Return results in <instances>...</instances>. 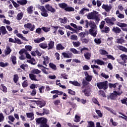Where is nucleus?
Wrapping results in <instances>:
<instances>
[{
	"label": "nucleus",
	"instance_id": "obj_49",
	"mask_svg": "<svg viewBox=\"0 0 127 127\" xmlns=\"http://www.w3.org/2000/svg\"><path fill=\"white\" fill-rule=\"evenodd\" d=\"M72 44H73L74 47H79V46H80V45H81V43H80V42H79V41L73 42Z\"/></svg>",
	"mask_w": 127,
	"mask_h": 127
},
{
	"label": "nucleus",
	"instance_id": "obj_1",
	"mask_svg": "<svg viewBox=\"0 0 127 127\" xmlns=\"http://www.w3.org/2000/svg\"><path fill=\"white\" fill-rule=\"evenodd\" d=\"M85 28H88L89 26L90 29L89 30V34L90 35L93 36V37H96L97 34H98V31L97 30V25L96 23L93 21H89L88 20H85Z\"/></svg>",
	"mask_w": 127,
	"mask_h": 127
},
{
	"label": "nucleus",
	"instance_id": "obj_7",
	"mask_svg": "<svg viewBox=\"0 0 127 127\" xmlns=\"http://www.w3.org/2000/svg\"><path fill=\"white\" fill-rule=\"evenodd\" d=\"M32 102H34L36 103L37 107H39V108H43V107H45L46 105V102L43 100H33Z\"/></svg>",
	"mask_w": 127,
	"mask_h": 127
},
{
	"label": "nucleus",
	"instance_id": "obj_10",
	"mask_svg": "<svg viewBox=\"0 0 127 127\" xmlns=\"http://www.w3.org/2000/svg\"><path fill=\"white\" fill-rule=\"evenodd\" d=\"M46 8L48 10V11H50L51 12H53V13H54V12H56V10L55 8H53L52 6L49 5V4H47L45 6Z\"/></svg>",
	"mask_w": 127,
	"mask_h": 127
},
{
	"label": "nucleus",
	"instance_id": "obj_6",
	"mask_svg": "<svg viewBox=\"0 0 127 127\" xmlns=\"http://www.w3.org/2000/svg\"><path fill=\"white\" fill-rule=\"evenodd\" d=\"M105 20L108 24L112 26L113 25H115V21H116L117 19H116V18L112 17L111 18L107 17L105 19Z\"/></svg>",
	"mask_w": 127,
	"mask_h": 127
},
{
	"label": "nucleus",
	"instance_id": "obj_33",
	"mask_svg": "<svg viewBox=\"0 0 127 127\" xmlns=\"http://www.w3.org/2000/svg\"><path fill=\"white\" fill-rule=\"evenodd\" d=\"M39 46H40V47L41 48H42L43 49H46V48H47V47H48V46H47V44L45 43H41L39 45Z\"/></svg>",
	"mask_w": 127,
	"mask_h": 127
},
{
	"label": "nucleus",
	"instance_id": "obj_52",
	"mask_svg": "<svg viewBox=\"0 0 127 127\" xmlns=\"http://www.w3.org/2000/svg\"><path fill=\"white\" fill-rule=\"evenodd\" d=\"M71 40L77 41L78 40V36L76 35H71L70 36Z\"/></svg>",
	"mask_w": 127,
	"mask_h": 127
},
{
	"label": "nucleus",
	"instance_id": "obj_4",
	"mask_svg": "<svg viewBox=\"0 0 127 127\" xmlns=\"http://www.w3.org/2000/svg\"><path fill=\"white\" fill-rule=\"evenodd\" d=\"M123 94V91H114L113 93H111L109 96H108V99L110 100H116L118 98V96H121Z\"/></svg>",
	"mask_w": 127,
	"mask_h": 127
},
{
	"label": "nucleus",
	"instance_id": "obj_19",
	"mask_svg": "<svg viewBox=\"0 0 127 127\" xmlns=\"http://www.w3.org/2000/svg\"><path fill=\"white\" fill-rule=\"evenodd\" d=\"M110 27L105 26L104 29H101V32L102 33H109L110 32Z\"/></svg>",
	"mask_w": 127,
	"mask_h": 127
},
{
	"label": "nucleus",
	"instance_id": "obj_23",
	"mask_svg": "<svg viewBox=\"0 0 127 127\" xmlns=\"http://www.w3.org/2000/svg\"><path fill=\"white\" fill-rule=\"evenodd\" d=\"M68 19H67V17H64V19L62 18H59V20L61 23H64L65 24V23H67V20Z\"/></svg>",
	"mask_w": 127,
	"mask_h": 127
},
{
	"label": "nucleus",
	"instance_id": "obj_11",
	"mask_svg": "<svg viewBox=\"0 0 127 127\" xmlns=\"http://www.w3.org/2000/svg\"><path fill=\"white\" fill-rule=\"evenodd\" d=\"M112 7H113L111 5L109 6V5H105L103 4L102 6V8L103 9H105V10L107 11V12H109V11H110L112 9Z\"/></svg>",
	"mask_w": 127,
	"mask_h": 127
},
{
	"label": "nucleus",
	"instance_id": "obj_2",
	"mask_svg": "<svg viewBox=\"0 0 127 127\" xmlns=\"http://www.w3.org/2000/svg\"><path fill=\"white\" fill-rule=\"evenodd\" d=\"M47 122L48 120L46 118L41 117L36 119V125H40V127H49Z\"/></svg>",
	"mask_w": 127,
	"mask_h": 127
},
{
	"label": "nucleus",
	"instance_id": "obj_47",
	"mask_svg": "<svg viewBox=\"0 0 127 127\" xmlns=\"http://www.w3.org/2000/svg\"><path fill=\"white\" fill-rule=\"evenodd\" d=\"M16 43L17 44H22L23 43V42L20 40V39L17 38H15V43Z\"/></svg>",
	"mask_w": 127,
	"mask_h": 127
},
{
	"label": "nucleus",
	"instance_id": "obj_16",
	"mask_svg": "<svg viewBox=\"0 0 127 127\" xmlns=\"http://www.w3.org/2000/svg\"><path fill=\"white\" fill-rule=\"evenodd\" d=\"M54 41H50L49 43L48 44V50H50L51 49H53L54 48V44H55Z\"/></svg>",
	"mask_w": 127,
	"mask_h": 127
},
{
	"label": "nucleus",
	"instance_id": "obj_15",
	"mask_svg": "<svg viewBox=\"0 0 127 127\" xmlns=\"http://www.w3.org/2000/svg\"><path fill=\"white\" fill-rule=\"evenodd\" d=\"M95 64H98V65H100L101 66L105 65V62L103 61H101L100 59L94 60Z\"/></svg>",
	"mask_w": 127,
	"mask_h": 127
},
{
	"label": "nucleus",
	"instance_id": "obj_31",
	"mask_svg": "<svg viewBox=\"0 0 127 127\" xmlns=\"http://www.w3.org/2000/svg\"><path fill=\"white\" fill-rule=\"evenodd\" d=\"M49 67H50V68H51V69H52L53 70H57V66H56V65L52 63H50L49 64Z\"/></svg>",
	"mask_w": 127,
	"mask_h": 127
},
{
	"label": "nucleus",
	"instance_id": "obj_30",
	"mask_svg": "<svg viewBox=\"0 0 127 127\" xmlns=\"http://www.w3.org/2000/svg\"><path fill=\"white\" fill-rule=\"evenodd\" d=\"M98 94L99 96H101L103 98H107V95H106V93H105V91H104L103 90H99L98 92Z\"/></svg>",
	"mask_w": 127,
	"mask_h": 127
},
{
	"label": "nucleus",
	"instance_id": "obj_39",
	"mask_svg": "<svg viewBox=\"0 0 127 127\" xmlns=\"http://www.w3.org/2000/svg\"><path fill=\"white\" fill-rule=\"evenodd\" d=\"M16 36H17V37H19V38H21V39H22V40H24V41H27L26 38L23 37L22 34H21L20 33H18V34H16Z\"/></svg>",
	"mask_w": 127,
	"mask_h": 127
},
{
	"label": "nucleus",
	"instance_id": "obj_26",
	"mask_svg": "<svg viewBox=\"0 0 127 127\" xmlns=\"http://www.w3.org/2000/svg\"><path fill=\"white\" fill-rule=\"evenodd\" d=\"M22 17H23V12H21L17 15L16 19L17 20H21Z\"/></svg>",
	"mask_w": 127,
	"mask_h": 127
},
{
	"label": "nucleus",
	"instance_id": "obj_22",
	"mask_svg": "<svg viewBox=\"0 0 127 127\" xmlns=\"http://www.w3.org/2000/svg\"><path fill=\"white\" fill-rule=\"evenodd\" d=\"M116 14L117 15L119 18H125V15L120 13V10H117L116 12Z\"/></svg>",
	"mask_w": 127,
	"mask_h": 127
},
{
	"label": "nucleus",
	"instance_id": "obj_64",
	"mask_svg": "<svg viewBox=\"0 0 127 127\" xmlns=\"http://www.w3.org/2000/svg\"><path fill=\"white\" fill-rule=\"evenodd\" d=\"M70 52H72V53H73V54H78V51H77V50H76L75 49H74V48L70 49Z\"/></svg>",
	"mask_w": 127,
	"mask_h": 127
},
{
	"label": "nucleus",
	"instance_id": "obj_5",
	"mask_svg": "<svg viewBox=\"0 0 127 127\" xmlns=\"http://www.w3.org/2000/svg\"><path fill=\"white\" fill-rule=\"evenodd\" d=\"M88 19H95L96 21L99 22L100 21V18L97 15H95L93 12L89 13L87 15Z\"/></svg>",
	"mask_w": 127,
	"mask_h": 127
},
{
	"label": "nucleus",
	"instance_id": "obj_37",
	"mask_svg": "<svg viewBox=\"0 0 127 127\" xmlns=\"http://www.w3.org/2000/svg\"><path fill=\"white\" fill-rule=\"evenodd\" d=\"M65 10V11H68L69 12H71V11H75V9H74V8H73L72 7H69V6H68L65 8V9L64 10Z\"/></svg>",
	"mask_w": 127,
	"mask_h": 127
},
{
	"label": "nucleus",
	"instance_id": "obj_3",
	"mask_svg": "<svg viewBox=\"0 0 127 127\" xmlns=\"http://www.w3.org/2000/svg\"><path fill=\"white\" fill-rule=\"evenodd\" d=\"M97 86L99 90H104L106 91L109 88V85L108 84V81L97 82L96 83Z\"/></svg>",
	"mask_w": 127,
	"mask_h": 127
},
{
	"label": "nucleus",
	"instance_id": "obj_61",
	"mask_svg": "<svg viewBox=\"0 0 127 127\" xmlns=\"http://www.w3.org/2000/svg\"><path fill=\"white\" fill-rule=\"evenodd\" d=\"M61 101L60 100L57 99L53 101V104H54L55 106H58L59 104H60Z\"/></svg>",
	"mask_w": 127,
	"mask_h": 127
},
{
	"label": "nucleus",
	"instance_id": "obj_32",
	"mask_svg": "<svg viewBox=\"0 0 127 127\" xmlns=\"http://www.w3.org/2000/svg\"><path fill=\"white\" fill-rule=\"evenodd\" d=\"M27 11L29 14H31L33 12V6H30L27 8Z\"/></svg>",
	"mask_w": 127,
	"mask_h": 127
},
{
	"label": "nucleus",
	"instance_id": "obj_20",
	"mask_svg": "<svg viewBox=\"0 0 127 127\" xmlns=\"http://www.w3.org/2000/svg\"><path fill=\"white\" fill-rule=\"evenodd\" d=\"M68 4H67L66 3L63 2V3H61L59 4V6L61 8H62L63 9H66V8L67 7Z\"/></svg>",
	"mask_w": 127,
	"mask_h": 127
},
{
	"label": "nucleus",
	"instance_id": "obj_44",
	"mask_svg": "<svg viewBox=\"0 0 127 127\" xmlns=\"http://www.w3.org/2000/svg\"><path fill=\"white\" fill-rule=\"evenodd\" d=\"M114 39V38L113 37H109L107 39V44L108 45H112L113 44L112 41Z\"/></svg>",
	"mask_w": 127,
	"mask_h": 127
},
{
	"label": "nucleus",
	"instance_id": "obj_45",
	"mask_svg": "<svg viewBox=\"0 0 127 127\" xmlns=\"http://www.w3.org/2000/svg\"><path fill=\"white\" fill-rule=\"evenodd\" d=\"M81 120V118L80 116H78L77 115H76L75 116V120H74V122L75 123H79Z\"/></svg>",
	"mask_w": 127,
	"mask_h": 127
},
{
	"label": "nucleus",
	"instance_id": "obj_50",
	"mask_svg": "<svg viewBox=\"0 0 127 127\" xmlns=\"http://www.w3.org/2000/svg\"><path fill=\"white\" fill-rule=\"evenodd\" d=\"M105 109L107 110V111H109V112H110V113H112V114H113V115H117V113L116 112H114V110L110 107H106Z\"/></svg>",
	"mask_w": 127,
	"mask_h": 127
},
{
	"label": "nucleus",
	"instance_id": "obj_36",
	"mask_svg": "<svg viewBox=\"0 0 127 127\" xmlns=\"http://www.w3.org/2000/svg\"><path fill=\"white\" fill-rule=\"evenodd\" d=\"M31 73L32 74H40L41 73V71H40L39 69H34L32 70H31Z\"/></svg>",
	"mask_w": 127,
	"mask_h": 127
},
{
	"label": "nucleus",
	"instance_id": "obj_40",
	"mask_svg": "<svg viewBox=\"0 0 127 127\" xmlns=\"http://www.w3.org/2000/svg\"><path fill=\"white\" fill-rule=\"evenodd\" d=\"M11 60L12 64H13V65H15V64H16V57H15V56H11Z\"/></svg>",
	"mask_w": 127,
	"mask_h": 127
},
{
	"label": "nucleus",
	"instance_id": "obj_62",
	"mask_svg": "<svg viewBox=\"0 0 127 127\" xmlns=\"http://www.w3.org/2000/svg\"><path fill=\"white\" fill-rule=\"evenodd\" d=\"M25 48L27 51L30 52L31 50H32V47H31V46H25Z\"/></svg>",
	"mask_w": 127,
	"mask_h": 127
},
{
	"label": "nucleus",
	"instance_id": "obj_53",
	"mask_svg": "<svg viewBox=\"0 0 127 127\" xmlns=\"http://www.w3.org/2000/svg\"><path fill=\"white\" fill-rule=\"evenodd\" d=\"M99 52L101 55H108V53L105 50H100Z\"/></svg>",
	"mask_w": 127,
	"mask_h": 127
},
{
	"label": "nucleus",
	"instance_id": "obj_46",
	"mask_svg": "<svg viewBox=\"0 0 127 127\" xmlns=\"http://www.w3.org/2000/svg\"><path fill=\"white\" fill-rule=\"evenodd\" d=\"M19 79V77H18V75L17 74L14 75L13 81L14 83H17Z\"/></svg>",
	"mask_w": 127,
	"mask_h": 127
},
{
	"label": "nucleus",
	"instance_id": "obj_55",
	"mask_svg": "<svg viewBox=\"0 0 127 127\" xmlns=\"http://www.w3.org/2000/svg\"><path fill=\"white\" fill-rule=\"evenodd\" d=\"M86 51H89V49L88 48L83 47L80 49V53L81 54H83V53Z\"/></svg>",
	"mask_w": 127,
	"mask_h": 127
},
{
	"label": "nucleus",
	"instance_id": "obj_18",
	"mask_svg": "<svg viewBox=\"0 0 127 127\" xmlns=\"http://www.w3.org/2000/svg\"><path fill=\"white\" fill-rule=\"evenodd\" d=\"M84 56L86 60H90L91 57H92V55L90 52H86V53H84Z\"/></svg>",
	"mask_w": 127,
	"mask_h": 127
},
{
	"label": "nucleus",
	"instance_id": "obj_59",
	"mask_svg": "<svg viewBox=\"0 0 127 127\" xmlns=\"http://www.w3.org/2000/svg\"><path fill=\"white\" fill-rule=\"evenodd\" d=\"M41 29L44 31V32H49L50 31V28L46 27H43L41 28Z\"/></svg>",
	"mask_w": 127,
	"mask_h": 127
},
{
	"label": "nucleus",
	"instance_id": "obj_28",
	"mask_svg": "<svg viewBox=\"0 0 127 127\" xmlns=\"http://www.w3.org/2000/svg\"><path fill=\"white\" fill-rule=\"evenodd\" d=\"M69 84H71L72 85H73V86H77V87H80L81 86V84L78 82V81H69Z\"/></svg>",
	"mask_w": 127,
	"mask_h": 127
},
{
	"label": "nucleus",
	"instance_id": "obj_34",
	"mask_svg": "<svg viewBox=\"0 0 127 127\" xmlns=\"http://www.w3.org/2000/svg\"><path fill=\"white\" fill-rule=\"evenodd\" d=\"M117 48H118V49L121 50L122 51H124V52H127V48L124 46H118L117 47Z\"/></svg>",
	"mask_w": 127,
	"mask_h": 127
},
{
	"label": "nucleus",
	"instance_id": "obj_8",
	"mask_svg": "<svg viewBox=\"0 0 127 127\" xmlns=\"http://www.w3.org/2000/svg\"><path fill=\"white\" fill-rule=\"evenodd\" d=\"M24 27L29 29L30 31H33L35 28V25H32V24L30 23H27L24 25Z\"/></svg>",
	"mask_w": 127,
	"mask_h": 127
},
{
	"label": "nucleus",
	"instance_id": "obj_38",
	"mask_svg": "<svg viewBox=\"0 0 127 127\" xmlns=\"http://www.w3.org/2000/svg\"><path fill=\"white\" fill-rule=\"evenodd\" d=\"M109 88H110V89L112 88H116L117 87V86H119V83L116 82L114 84H113L112 83H109Z\"/></svg>",
	"mask_w": 127,
	"mask_h": 127
},
{
	"label": "nucleus",
	"instance_id": "obj_48",
	"mask_svg": "<svg viewBox=\"0 0 127 127\" xmlns=\"http://www.w3.org/2000/svg\"><path fill=\"white\" fill-rule=\"evenodd\" d=\"M22 86L23 88H26L28 86V81L27 80H24L22 83Z\"/></svg>",
	"mask_w": 127,
	"mask_h": 127
},
{
	"label": "nucleus",
	"instance_id": "obj_24",
	"mask_svg": "<svg viewBox=\"0 0 127 127\" xmlns=\"http://www.w3.org/2000/svg\"><path fill=\"white\" fill-rule=\"evenodd\" d=\"M17 3L20 4V5H24L27 3V0H17Z\"/></svg>",
	"mask_w": 127,
	"mask_h": 127
},
{
	"label": "nucleus",
	"instance_id": "obj_58",
	"mask_svg": "<svg viewBox=\"0 0 127 127\" xmlns=\"http://www.w3.org/2000/svg\"><path fill=\"white\" fill-rule=\"evenodd\" d=\"M61 78H63V79H64L65 80H67L68 75L66 73H62L61 75Z\"/></svg>",
	"mask_w": 127,
	"mask_h": 127
},
{
	"label": "nucleus",
	"instance_id": "obj_51",
	"mask_svg": "<svg viewBox=\"0 0 127 127\" xmlns=\"http://www.w3.org/2000/svg\"><path fill=\"white\" fill-rule=\"evenodd\" d=\"M120 57L123 61H125L127 62V55H125V54L121 55L120 56Z\"/></svg>",
	"mask_w": 127,
	"mask_h": 127
},
{
	"label": "nucleus",
	"instance_id": "obj_43",
	"mask_svg": "<svg viewBox=\"0 0 127 127\" xmlns=\"http://www.w3.org/2000/svg\"><path fill=\"white\" fill-rule=\"evenodd\" d=\"M92 102H93V103H94V104H95V105H98V106L99 107H100V106H101L100 103H99V101H98V100H97V98H96L95 97H93L92 98Z\"/></svg>",
	"mask_w": 127,
	"mask_h": 127
},
{
	"label": "nucleus",
	"instance_id": "obj_57",
	"mask_svg": "<svg viewBox=\"0 0 127 127\" xmlns=\"http://www.w3.org/2000/svg\"><path fill=\"white\" fill-rule=\"evenodd\" d=\"M67 91L69 95H71L72 96H75V95H76V92L72 90V89H68Z\"/></svg>",
	"mask_w": 127,
	"mask_h": 127
},
{
	"label": "nucleus",
	"instance_id": "obj_21",
	"mask_svg": "<svg viewBox=\"0 0 127 127\" xmlns=\"http://www.w3.org/2000/svg\"><path fill=\"white\" fill-rule=\"evenodd\" d=\"M82 93H84L85 96H86V97H89V96L91 95L90 91L88 90V89L87 88L82 90Z\"/></svg>",
	"mask_w": 127,
	"mask_h": 127
},
{
	"label": "nucleus",
	"instance_id": "obj_41",
	"mask_svg": "<svg viewBox=\"0 0 127 127\" xmlns=\"http://www.w3.org/2000/svg\"><path fill=\"white\" fill-rule=\"evenodd\" d=\"M82 88H84V87H86V86H88L89 85V82H88V81L85 80L84 79H83V81L82 82Z\"/></svg>",
	"mask_w": 127,
	"mask_h": 127
},
{
	"label": "nucleus",
	"instance_id": "obj_60",
	"mask_svg": "<svg viewBox=\"0 0 127 127\" xmlns=\"http://www.w3.org/2000/svg\"><path fill=\"white\" fill-rule=\"evenodd\" d=\"M94 42H95L96 44H101L102 43V40H101V39L95 38L94 39Z\"/></svg>",
	"mask_w": 127,
	"mask_h": 127
},
{
	"label": "nucleus",
	"instance_id": "obj_35",
	"mask_svg": "<svg viewBox=\"0 0 127 127\" xmlns=\"http://www.w3.org/2000/svg\"><path fill=\"white\" fill-rule=\"evenodd\" d=\"M65 48L61 44H58L56 46L57 50H63Z\"/></svg>",
	"mask_w": 127,
	"mask_h": 127
},
{
	"label": "nucleus",
	"instance_id": "obj_63",
	"mask_svg": "<svg viewBox=\"0 0 127 127\" xmlns=\"http://www.w3.org/2000/svg\"><path fill=\"white\" fill-rule=\"evenodd\" d=\"M8 65V64L7 63H3V62H0V67H6Z\"/></svg>",
	"mask_w": 127,
	"mask_h": 127
},
{
	"label": "nucleus",
	"instance_id": "obj_54",
	"mask_svg": "<svg viewBox=\"0 0 127 127\" xmlns=\"http://www.w3.org/2000/svg\"><path fill=\"white\" fill-rule=\"evenodd\" d=\"M105 24H106V22L105 21H101L100 24L99 25L100 29H103L104 28V27L105 26Z\"/></svg>",
	"mask_w": 127,
	"mask_h": 127
},
{
	"label": "nucleus",
	"instance_id": "obj_42",
	"mask_svg": "<svg viewBox=\"0 0 127 127\" xmlns=\"http://www.w3.org/2000/svg\"><path fill=\"white\" fill-rule=\"evenodd\" d=\"M10 52H11V50L9 47H6V50L5 51V55L6 56L8 55V54H10Z\"/></svg>",
	"mask_w": 127,
	"mask_h": 127
},
{
	"label": "nucleus",
	"instance_id": "obj_12",
	"mask_svg": "<svg viewBox=\"0 0 127 127\" xmlns=\"http://www.w3.org/2000/svg\"><path fill=\"white\" fill-rule=\"evenodd\" d=\"M0 30L2 35H5V34H8V32L6 31V29L5 28V27H4V26H2L1 27H0Z\"/></svg>",
	"mask_w": 127,
	"mask_h": 127
},
{
	"label": "nucleus",
	"instance_id": "obj_29",
	"mask_svg": "<svg viewBox=\"0 0 127 127\" xmlns=\"http://www.w3.org/2000/svg\"><path fill=\"white\" fill-rule=\"evenodd\" d=\"M86 11H89V9L84 7L80 11L79 14H82L83 15V14H85Z\"/></svg>",
	"mask_w": 127,
	"mask_h": 127
},
{
	"label": "nucleus",
	"instance_id": "obj_56",
	"mask_svg": "<svg viewBox=\"0 0 127 127\" xmlns=\"http://www.w3.org/2000/svg\"><path fill=\"white\" fill-rule=\"evenodd\" d=\"M57 82H60V80H57L56 81V84L58 86H60L61 88H62L63 89H66V86L65 85H61V83L59 82L58 83Z\"/></svg>",
	"mask_w": 127,
	"mask_h": 127
},
{
	"label": "nucleus",
	"instance_id": "obj_17",
	"mask_svg": "<svg viewBox=\"0 0 127 127\" xmlns=\"http://www.w3.org/2000/svg\"><path fill=\"white\" fill-rule=\"evenodd\" d=\"M26 115L28 119H31V121L34 120V114L33 113H27Z\"/></svg>",
	"mask_w": 127,
	"mask_h": 127
},
{
	"label": "nucleus",
	"instance_id": "obj_27",
	"mask_svg": "<svg viewBox=\"0 0 127 127\" xmlns=\"http://www.w3.org/2000/svg\"><path fill=\"white\" fill-rule=\"evenodd\" d=\"M41 11V14L42 16H43L44 17H47V16H48V13H47L46 9H45Z\"/></svg>",
	"mask_w": 127,
	"mask_h": 127
},
{
	"label": "nucleus",
	"instance_id": "obj_25",
	"mask_svg": "<svg viewBox=\"0 0 127 127\" xmlns=\"http://www.w3.org/2000/svg\"><path fill=\"white\" fill-rule=\"evenodd\" d=\"M29 78L32 80V81H38L37 79H36V75L32 74V73H30L29 74Z\"/></svg>",
	"mask_w": 127,
	"mask_h": 127
},
{
	"label": "nucleus",
	"instance_id": "obj_9",
	"mask_svg": "<svg viewBox=\"0 0 127 127\" xmlns=\"http://www.w3.org/2000/svg\"><path fill=\"white\" fill-rule=\"evenodd\" d=\"M117 25H118V26H119V27H121V29L123 30V31H126V32H127V28H125L127 27V24L118 22Z\"/></svg>",
	"mask_w": 127,
	"mask_h": 127
},
{
	"label": "nucleus",
	"instance_id": "obj_13",
	"mask_svg": "<svg viewBox=\"0 0 127 127\" xmlns=\"http://www.w3.org/2000/svg\"><path fill=\"white\" fill-rule=\"evenodd\" d=\"M57 95L58 96V95H59L60 96H62V95H63L64 97H62L63 100H66V99H67V94H66V93L63 92V91L58 90Z\"/></svg>",
	"mask_w": 127,
	"mask_h": 127
},
{
	"label": "nucleus",
	"instance_id": "obj_14",
	"mask_svg": "<svg viewBox=\"0 0 127 127\" xmlns=\"http://www.w3.org/2000/svg\"><path fill=\"white\" fill-rule=\"evenodd\" d=\"M112 31L114 32V33L118 34L119 33H121L122 30H121V28H120L119 27H116L113 28Z\"/></svg>",
	"mask_w": 127,
	"mask_h": 127
}]
</instances>
